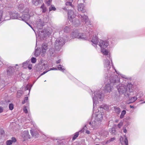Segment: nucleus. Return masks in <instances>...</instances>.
Listing matches in <instances>:
<instances>
[{"label":"nucleus","mask_w":145,"mask_h":145,"mask_svg":"<svg viewBox=\"0 0 145 145\" xmlns=\"http://www.w3.org/2000/svg\"><path fill=\"white\" fill-rule=\"evenodd\" d=\"M98 40L96 35H95L94 36L93 35V36L92 37V39L91 41L93 44L96 45L98 43Z\"/></svg>","instance_id":"2eb2a0df"},{"label":"nucleus","mask_w":145,"mask_h":145,"mask_svg":"<svg viewBox=\"0 0 145 145\" xmlns=\"http://www.w3.org/2000/svg\"><path fill=\"white\" fill-rule=\"evenodd\" d=\"M51 2L48 1L46 3L47 4L48 6H49L50 5Z\"/></svg>","instance_id":"bf43d9fd"},{"label":"nucleus","mask_w":145,"mask_h":145,"mask_svg":"<svg viewBox=\"0 0 145 145\" xmlns=\"http://www.w3.org/2000/svg\"><path fill=\"white\" fill-rule=\"evenodd\" d=\"M116 138L115 137H113L110 138L109 140H108L106 142V144L109 143L110 142H112L114 141L115 140Z\"/></svg>","instance_id":"7c9ffc66"},{"label":"nucleus","mask_w":145,"mask_h":145,"mask_svg":"<svg viewBox=\"0 0 145 145\" xmlns=\"http://www.w3.org/2000/svg\"><path fill=\"white\" fill-rule=\"evenodd\" d=\"M143 95V93L142 92H140L139 93H138L137 95H139V98H141Z\"/></svg>","instance_id":"a19ab883"},{"label":"nucleus","mask_w":145,"mask_h":145,"mask_svg":"<svg viewBox=\"0 0 145 145\" xmlns=\"http://www.w3.org/2000/svg\"><path fill=\"white\" fill-rule=\"evenodd\" d=\"M48 71H45V72H44L41 75H42L44 74H45V73H46Z\"/></svg>","instance_id":"e2e57ef3"},{"label":"nucleus","mask_w":145,"mask_h":145,"mask_svg":"<svg viewBox=\"0 0 145 145\" xmlns=\"http://www.w3.org/2000/svg\"><path fill=\"white\" fill-rule=\"evenodd\" d=\"M27 24L32 28V27L31 26V25H30V24H29L28 23H27Z\"/></svg>","instance_id":"774afa93"},{"label":"nucleus","mask_w":145,"mask_h":145,"mask_svg":"<svg viewBox=\"0 0 145 145\" xmlns=\"http://www.w3.org/2000/svg\"><path fill=\"white\" fill-rule=\"evenodd\" d=\"M63 30L65 32L68 33L70 31V29L69 27L66 26L64 28Z\"/></svg>","instance_id":"c85d7f7f"},{"label":"nucleus","mask_w":145,"mask_h":145,"mask_svg":"<svg viewBox=\"0 0 145 145\" xmlns=\"http://www.w3.org/2000/svg\"><path fill=\"white\" fill-rule=\"evenodd\" d=\"M124 142L125 145H128V141L127 137H125V138L124 140Z\"/></svg>","instance_id":"ea45409f"},{"label":"nucleus","mask_w":145,"mask_h":145,"mask_svg":"<svg viewBox=\"0 0 145 145\" xmlns=\"http://www.w3.org/2000/svg\"><path fill=\"white\" fill-rule=\"evenodd\" d=\"M85 24H86L88 25H91V23L90 21L88 19L87 20V21H86L85 22Z\"/></svg>","instance_id":"e433bc0d"},{"label":"nucleus","mask_w":145,"mask_h":145,"mask_svg":"<svg viewBox=\"0 0 145 145\" xmlns=\"http://www.w3.org/2000/svg\"><path fill=\"white\" fill-rule=\"evenodd\" d=\"M40 8L42 9V12L43 13L45 12L46 10V8L44 5V4H43L40 7Z\"/></svg>","instance_id":"b1692460"},{"label":"nucleus","mask_w":145,"mask_h":145,"mask_svg":"<svg viewBox=\"0 0 145 145\" xmlns=\"http://www.w3.org/2000/svg\"><path fill=\"white\" fill-rule=\"evenodd\" d=\"M72 38H77L83 40H86L88 38L85 36L84 34L79 33L77 31H74L71 34Z\"/></svg>","instance_id":"39448f33"},{"label":"nucleus","mask_w":145,"mask_h":145,"mask_svg":"<svg viewBox=\"0 0 145 145\" xmlns=\"http://www.w3.org/2000/svg\"><path fill=\"white\" fill-rule=\"evenodd\" d=\"M123 123L122 122H120L119 123L118 125V127L119 128H120L123 125Z\"/></svg>","instance_id":"49530a36"},{"label":"nucleus","mask_w":145,"mask_h":145,"mask_svg":"<svg viewBox=\"0 0 145 145\" xmlns=\"http://www.w3.org/2000/svg\"><path fill=\"white\" fill-rule=\"evenodd\" d=\"M65 4L66 5H69L72 6V4L71 2H66Z\"/></svg>","instance_id":"a18cd8bd"},{"label":"nucleus","mask_w":145,"mask_h":145,"mask_svg":"<svg viewBox=\"0 0 145 145\" xmlns=\"http://www.w3.org/2000/svg\"><path fill=\"white\" fill-rule=\"evenodd\" d=\"M56 10V8L54 5H51L49 8V11H51L52 10L55 11Z\"/></svg>","instance_id":"2f4dec72"},{"label":"nucleus","mask_w":145,"mask_h":145,"mask_svg":"<svg viewBox=\"0 0 145 145\" xmlns=\"http://www.w3.org/2000/svg\"><path fill=\"white\" fill-rule=\"evenodd\" d=\"M24 7V5L23 4H20L18 6V9L20 10L23 9Z\"/></svg>","instance_id":"473e14b6"},{"label":"nucleus","mask_w":145,"mask_h":145,"mask_svg":"<svg viewBox=\"0 0 145 145\" xmlns=\"http://www.w3.org/2000/svg\"><path fill=\"white\" fill-rule=\"evenodd\" d=\"M117 88L120 94H123L126 97L129 96V92H132L133 91V85L131 83H128L127 85V87L124 85L121 84L119 87L117 86Z\"/></svg>","instance_id":"7ed1b4c3"},{"label":"nucleus","mask_w":145,"mask_h":145,"mask_svg":"<svg viewBox=\"0 0 145 145\" xmlns=\"http://www.w3.org/2000/svg\"><path fill=\"white\" fill-rule=\"evenodd\" d=\"M78 10L79 11H81L84 13L86 11L85 7L83 3H80L78 5Z\"/></svg>","instance_id":"9d476101"},{"label":"nucleus","mask_w":145,"mask_h":145,"mask_svg":"<svg viewBox=\"0 0 145 145\" xmlns=\"http://www.w3.org/2000/svg\"><path fill=\"white\" fill-rule=\"evenodd\" d=\"M29 88V86L28 85H27L26 86L25 88V90H28Z\"/></svg>","instance_id":"8fccbe9b"},{"label":"nucleus","mask_w":145,"mask_h":145,"mask_svg":"<svg viewBox=\"0 0 145 145\" xmlns=\"http://www.w3.org/2000/svg\"><path fill=\"white\" fill-rule=\"evenodd\" d=\"M99 92H95L94 93V97H93V106H94V105H96V104H97V103H99V101H98V100L99 99H100V95L99 93Z\"/></svg>","instance_id":"0eeeda50"},{"label":"nucleus","mask_w":145,"mask_h":145,"mask_svg":"<svg viewBox=\"0 0 145 145\" xmlns=\"http://www.w3.org/2000/svg\"><path fill=\"white\" fill-rule=\"evenodd\" d=\"M9 107L10 110H12L13 109L14 105L12 103L10 104L9 105Z\"/></svg>","instance_id":"c9c22d12"},{"label":"nucleus","mask_w":145,"mask_h":145,"mask_svg":"<svg viewBox=\"0 0 145 145\" xmlns=\"http://www.w3.org/2000/svg\"><path fill=\"white\" fill-rule=\"evenodd\" d=\"M3 111V109L2 107H0V113L2 112Z\"/></svg>","instance_id":"3c124183"},{"label":"nucleus","mask_w":145,"mask_h":145,"mask_svg":"<svg viewBox=\"0 0 145 145\" xmlns=\"http://www.w3.org/2000/svg\"><path fill=\"white\" fill-rule=\"evenodd\" d=\"M64 39L62 38H58L55 42V48L57 50H60L62 46L65 44Z\"/></svg>","instance_id":"20e7f679"},{"label":"nucleus","mask_w":145,"mask_h":145,"mask_svg":"<svg viewBox=\"0 0 145 145\" xmlns=\"http://www.w3.org/2000/svg\"><path fill=\"white\" fill-rule=\"evenodd\" d=\"M30 18L29 15L28 14H24L19 18V19L22 20L26 22V21L28 20Z\"/></svg>","instance_id":"9b49d317"},{"label":"nucleus","mask_w":145,"mask_h":145,"mask_svg":"<svg viewBox=\"0 0 145 145\" xmlns=\"http://www.w3.org/2000/svg\"><path fill=\"white\" fill-rule=\"evenodd\" d=\"M101 51L104 56L108 58L105 60L104 62L105 68L107 71H110L111 68L112 69L114 68L109 50L106 48L101 49Z\"/></svg>","instance_id":"f257e3e1"},{"label":"nucleus","mask_w":145,"mask_h":145,"mask_svg":"<svg viewBox=\"0 0 145 145\" xmlns=\"http://www.w3.org/2000/svg\"><path fill=\"white\" fill-rule=\"evenodd\" d=\"M30 133H31V135L33 136H35V137H37L38 136V134H37L36 135H35V136L34 135V134H33V131L31 130H30Z\"/></svg>","instance_id":"c03bdc74"},{"label":"nucleus","mask_w":145,"mask_h":145,"mask_svg":"<svg viewBox=\"0 0 145 145\" xmlns=\"http://www.w3.org/2000/svg\"><path fill=\"white\" fill-rule=\"evenodd\" d=\"M26 102V101H25V100H24L22 102V104H24Z\"/></svg>","instance_id":"0e129e2a"},{"label":"nucleus","mask_w":145,"mask_h":145,"mask_svg":"<svg viewBox=\"0 0 145 145\" xmlns=\"http://www.w3.org/2000/svg\"><path fill=\"white\" fill-rule=\"evenodd\" d=\"M137 99V97L135 96L132 97L129 99L130 101V103H132L135 102Z\"/></svg>","instance_id":"393cba45"},{"label":"nucleus","mask_w":145,"mask_h":145,"mask_svg":"<svg viewBox=\"0 0 145 145\" xmlns=\"http://www.w3.org/2000/svg\"><path fill=\"white\" fill-rule=\"evenodd\" d=\"M22 137L25 139H27L29 138V135L28 131H24L22 133Z\"/></svg>","instance_id":"dca6fc26"},{"label":"nucleus","mask_w":145,"mask_h":145,"mask_svg":"<svg viewBox=\"0 0 145 145\" xmlns=\"http://www.w3.org/2000/svg\"><path fill=\"white\" fill-rule=\"evenodd\" d=\"M10 16L12 19H17L18 18L19 15L18 14L13 13Z\"/></svg>","instance_id":"412c9836"},{"label":"nucleus","mask_w":145,"mask_h":145,"mask_svg":"<svg viewBox=\"0 0 145 145\" xmlns=\"http://www.w3.org/2000/svg\"><path fill=\"white\" fill-rule=\"evenodd\" d=\"M37 25L38 28H41L43 25V22L40 19H39L37 22Z\"/></svg>","instance_id":"a211bd4d"},{"label":"nucleus","mask_w":145,"mask_h":145,"mask_svg":"<svg viewBox=\"0 0 145 145\" xmlns=\"http://www.w3.org/2000/svg\"><path fill=\"white\" fill-rule=\"evenodd\" d=\"M42 2V0H32V3L35 6H37Z\"/></svg>","instance_id":"6ab92c4d"},{"label":"nucleus","mask_w":145,"mask_h":145,"mask_svg":"<svg viewBox=\"0 0 145 145\" xmlns=\"http://www.w3.org/2000/svg\"><path fill=\"white\" fill-rule=\"evenodd\" d=\"M78 17L80 18H81L82 21L83 22H85L88 19V17L84 15H82L80 14L78 15Z\"/></svg>","instance_id":"ddd939ff"},{"label":"nucleus","mask_w":145,"mask_h":145,"mask_svg":"<svg viewBox=\"0 0 145 145\" xmlns=\"http://www.w3.org/2000/svg\"><path fill=\"white\" fill-rule=\"evenodd\" d=\"M39 34L40 37H45L47 36L50 35V33L47 30H44L41 31H39Z\"/></svg>","instance_id":"6e6552de"},{"label":"nucleus","mask_w":145,"mask_h":145,"mask_svg":"<svg viewBox=\"0 0 145 145\" xmlns=\"http://www.w3.org/2000/svg\"><path fill=\"white\" fill-rule=\"evenodd\" d=\"M101 109H104L105 110H107L108 109V107L106 105L103 104L100 105V110H101Z\"/></svg>","instance_id":"4be33fe9"},{"label":"nucleus","mask_w":145,"mask_h":145,"mask_svg":"<svg viewBox=\"0 0 145 145\" xmlns=\"http://www.w3.org/2000/svg\"><path fill=\"white\" fill-rule=\"evenodd\" d=\"M15 67H10L7 69V74L8 76H11L14 74L15 70Z\"/></svg>","instance_id":"1a4fd4ad"},{"label":"nucleus","mask_w":145,"mask_h":145,"mask_svg":"<svg viewBox=\"0 0 145 145\" xmlns=\"http://www.w3.org/2000/svg\"><path fill=\"white\" fill-rule=\"evenodd\" d=\"M114 109H115V111L117 114H119L120 112V109L119 108L117 107H114Z\"/></svg>","instance_id":"c756f323"},{"label":"nucleus","mask_w":145,"mask_h":145,"mask_svg":"<svg viewBox=\"0 0 145 145\" xmlns=\"http://www.w3.org/2000/svg\"><path fill=\"white\" fill-rule=\"evenodd\" d=\"M41 52L40 50V49H37L35 51V55L36 57L39 56Z\"/></svg>","instance_id":"5701e85b"},{"label":"nucleus","mask_w":145,"mask_h":145,"mask_svg":"<svg viewBox=\"0 0 145 145\" xmlns=\"http://www.w3.org/2000/svg\"><path fill=\"white\" fill-rule=\"evenodd\" d=\"M4 131L2 129H0V137L4 133Z\"/></svg>","instance_id":"58836bf2"},{"label":"nucleus","mask_w":145,"mask_h":145,"mask_svg":"<svg viewBox=\"0 0 145 145\" xmlns=\"http://www.w3.org/2000/svg\"><path fill=\"white\" fill-rule=\"evenodd\" d=\"M63 67V66L61 65H59L58 67H57L58 69L59 70H60L63 72L65 70V69L63 68L62 67Z\"/></svg>","instance_id":"a878e982"},{"label":"nucleus","mask_w":145,"mask_h":145,"mask_svg":"<svg viewBox=\"0 0 145 145\" xmlns=\"http://www.w3.org/2000/svg\"><path fill=\"white\" fill-rule=\"evenodd\" d=\"M126 113V111L125 110H123L121 113V114L120 116V118L122 119L123 118L125 115V114Z\"/></svg>","instance_id":"bb28decb"},{"label":"nucleus","mask_w":145,"mask_h":145,"mask_svg":"<svg viewBox=\"0 0 145 145\" xmlns=\"http://www.w3.org/2000/svg\"><path fill=\"white\" fill-rule=\"evenodd\" d=\"M79 135V132H76V133L75 134V135H74V136L73 137V138H72V140H74Z\"/></svg>","instance_id":"72a5a7b5"},{"label":"nucleus","mask_w":145,"mask_h":145,"mask_svg":"<svg viewBox=\"0 0 145 145\" xmlns=\"http://www.w3.org/2000/svg\"><path fill=\"white\" fill-rule=\"evenodd\" d=\"M86 133H87V134H89L90 133V131H88V130H87L86 131Z\"/></svg>","instance_id":"680f3d73"},{"label":"nucleus","mask_w":145,"mask_h":145,"mask_svg":"<svg viewBox=\"0 0 145 145\" xmlns=\"http://www.w3.org/2000/svg\"><path fill=\"white\" fill-rule=\"evenodd\" d=\"M28 99V97H25L24 98V100L27 102Z\"/></svg>","instance_id":"864d4df0"},{"label":"nucleus","mask_w":145,"mask_h":145,"mask_svg":"<svg viewBox=\"0 0 145 145\" xmlns=\"http://www.w3.org/2000/svg\"><path fill=\"white\" fill-rule=\"evenodd\" d=\"M123 132L124 133H126L127 132L126 129L125 128H123Z\"/></svg>","instance_id":"5fc2aeb1"},{"label":"nucleus","mask_w":145,"mask_h":145,"mask_svg":"<svg viewBox=\"0 0 145 145\" xmlns=\"http://www.w3.org/2000/svg\"><path fill=\"white\" fill-rule=\"evenodd\" d=\"M3 14V11L1 10H0V21H1V19L2 18Z\"/></svg>","instance_id":"37998d69"},{"label":"nucleus","mask_w":145,"mask_h":145,"mask_svg":"<svg viewBox=\"0 0 145 145\" xmlns=\"http://www.w3.org/2000/svg\"><path fill=\"white\" fill-rule=\"evenodd\" d=\"M114 69V68L112 69ZM114 70H115V71L116 72V73L118 74V75H121V77H122L123 78H124L125 79H127V77H126L125 76V75H123V74H120L119 72H118L117 71H116V69H115V68H114Z\"/></svg>","instance_id":"cd10ccee"},{"label":"nucleus","mask_w":145,"mask_h":145,"mask_svg":"<svg viewBox=\"0 0 145 145\" xmlns=\"http://www.w3.org/2000/svg\"><path fill=\"white\" fill-rule=\"evenodd\" d=\"M11 140L12 141V142H15L16 141V139L14 137H13L12 138V140Z\"/></svg>","instance_id":"de8ad7c7"},{"label":"nucleus","mask_w":145,"mask_h":145,"mask_svg":"<svg viewBox=\"0 0 145 145\" xmlns=\"http://www.w3.org/2000/svg\"><path fill=\"white\" fill-rule=\"evenodd\" d=\"M31 62L32 63H35L36 61V59L35 58L32 57L31 59Z\"/></svg>","instance_id":"f704fd0d"},{"label":"nucleus","mask_w":145,"mask_h":145,"mask_svg":"<svg viewBox=\"0 0 145 145\" xmlns=\"http://www.w3.org/2000/svg\"><path fill=\"white\" fill-rule=\"evenodd\" d=\"M57 70V69L56 68H51L50 69V70Z\"/></svg>","instance_id":"6e6d98bb"},{"label":"nucleus","mask_w":145,"mask_h":145,"mask_svg":"<svg viewBox=\"0 0 145 145\" xmlns=\"http://www.w3.org/2000/svg\"><path fill=\"white\" fill-rule=\"evenodd\" d=\"M68 16L69 20L71 19L74 18L75 17L73 11L71 10H69L68 11Z\"/></svg>","instance_id":"f8f14e48"},{"label":"nucleus","mask_w":145,"mask_h":145,"mask_svg":"<svg viewBox=\"0 0 145 145\" xmlns=\"http://www.w3.org/2000/svg\"><path fill=\"white\" fill-rule=\"evenodd\" d=\"M57 145H63V143L62 142H61V143H59V142L58 141H57Z\"/></svg>","instance_id":"4d7b16f0"},{"label":"nucleus","mask_w":145,"mask_h":145,"mask_svg":"<svg viewBox=\"0 0 145 145\" xmlns=\"http://www.w3.org/2000/svg\"><path fill=\"white\" fill-rule=\"evenodd\" d=\"M109 45V42L107 40H100L101 49L107 48Z\"/></svg>","instance_id":"423d86ee"},{"label":"nucleus","mask_w":145,"mask_h":145,"mask_svg":"<svg viewBox=\"0 0 145 145\" xmlns=\"http://www.w3.org/2000/svg\"><path fill=\"white\" fill-rule=\"evenodd\" d=\"M99 111L97 112H96L95 113V122L96 121H98L99 122V121H100V118L99 117L100 116H99Z\"/></svg>","instance_id":"aec40b11"},{"label":"nucleus","mask_w":145,"mask_h":145,"mask_svg":"<svg viewBox=\"0 0 145 145\" xmlns=\"http://www.w3.org/2000/svg\"><path fill=\"white\" fill-rule=\"evenodd\" d=\"M32 65H29L28 66V68L29 69H31L32 68Z\"/></svg>","instance_id":"09e8293b"},{"label":"nucleus","mask_w":145,"mask_h":145,"mask_svg":"<svg viewBox=\"0 0 145 145\" xmlns=\"http://www.w3.org/2000/svg\"><path fill=\"white\" fill-rule=\"evenodd\" d=\"M108 135V132L106 131H101V137L102 138H105Z\"/></svg>","instance_id":"f3484780"},{"label":"nucleus","mask_w":145,"mask_h":145,"mask_svg":"<svg viewBox=\"0 0 145 145\" xmlns=\"http://www.w3.org/2000/svg\"><path fill=\"white\" fill-rule=\"evenodd\" d=\"M110 132L112 133V134L114 133L115 131L116 130L114 128H112L111 130H110Z\"/></svg>","instance_id":"79ce46f5"},{"label":"nucleus","mask_w":145,"mask_h":145,"mask_svg":"<svg viewBox=\"0 0 145 145\" xmlns=\"http://www.w3.org/2000/svg\"><path fill=\"white\" fill-rule=\"evenodd\" d=\"M123 138L122 137H121L120 138V141L121 143H122L121 140H123Z\"/></svg>","instance_id":"052dcab7"},{"label":"nucleus","mask_w":145,"mask_h":145,"mask_svg":"<svg viewBox=\"0 0 145 145\" xmlns=\"http://www.w3.org/2000/svg\"><path fill=\"white\" fill-rule=\"evenodd\" d=\"M24 111L25 113H27V110L26 108H24Z\"/></svg>","instance_id":"603ef678"},{"label":"nucleus","mask_w":145,"mask_h":145,"mask_svg":"<svg viewBox=\"0 0 145 145\" xmlns=\"http://www.w3.org/2000/svg\"><path fill=\"white\" fill-rule=\"evenodd\" d=\"M108 79L109 83L106 85L105 89L106 91L110 92L112 89V86L116 85L117 83L120 82V78L117 76H114V75L112 74L110 75Z\"/></svg>","instance_id":"f03ea898"},{"label":"nucleus","mask_w":145,"mask_h":145,"mask_svg":"<svg viewBox=\"0 0 145 145\" xmlns=\"http://www.w3.org/2000/svg\"><path fill=\"white\" fill-rule=\"evenodd\" d=\"M61 62V59H59L58 60L56 61V63L57 64L59 63H60Z\"/></svg>","instance_id":"13d9d810"},{"label":"nucleus","mask_w":145,"mask_h":145,"mask_svg":"<svg viewBox=\"0 0 145 145\" xmlns=\"http://www.w3.org/2000/svg\"><path fill=\"white\" fill-rule=\"evenodd\" d=\"M12 141L11 140H7L6 142V144L7 145H10L12 144Z\"/></svg>","instance_id":"4c0bfd02"},{"label":"nucleus","mask_w":145,"mask_h":145,"mask_svg":"<svg viewBox=\"0 0 145 145\" xmlns=\"http://www.w3.org/2000/svg\"><path fill=\"white\" fill-rule=\"evenodd\" d=\"M42 52L43 54H44L48 49V45L45 43L42 44Z\"/></svg>","instance_id":"4468645a"},{"label":"nucleus","mask_w":145,"mask_h":145,"mask_svg":"<svg viewBox=\"0 0 145 145\" xmlns=\"http://www.w3.org/2000/svg\"><path fill=\"white\" fill-rule=\"evenodd\" d=\"M80 131L82 132H84V130H83L82 129V130H81Z\"/></svg>","instance_id":"338daca9"},{"label":"nucleus","mask_w":145,"mask_h":145,"mask_svg":"<svg viewBox=\"0 0 145 145\" xmlns=\"http://www.w3.org/2000/svg\"><path fill=\"white\" fill-rule=\"evenodd\" d=\"M89 124L91 125H92V123H91V122H90L89 123Z\"/></svg>","instance_id":"69168bd1"}]
</instances>
